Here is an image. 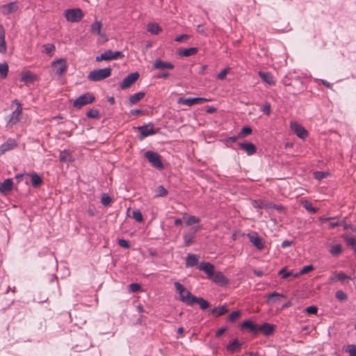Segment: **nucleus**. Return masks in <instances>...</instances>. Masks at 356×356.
<instances>
[{"mask_svg":"<svg viewBox=\"0 0 356 356\" xmlns=\"http://www.w3.org/2000/svg\"><path fill=\"white\" fill-rule=\"evenodd\" d=\"M111 74V67L94 70L88 74V79L91 81H99L108 77Z\"/></svg>","mask_w":356,"mask_h":356,"instance_id":"obj_1","label":"nucleus"},{"mask_svg":"<svg viewBox=\"0 0 356 356\" xmlns=\"http://www.w3.org/2000/svg\"><path fill=\"white\" fill-rule=\"evenodd\" d=\"M174 286L179 293V300L188 305L194 296L179 282H175Z\"/></svg>","mask_w":356,"mask_h":356,"instance_id":"obj_2","label":"nucleus"},{"mask_svg":"<svg viewBox=\"0 0 356 356\" xmlns=\"http://www.w3.org/2000/svg\"><path fill=\"white\" fill-rule=\"evenodd\" d=\"M95 97L92 93L86 92L79 96L74 102L73 106L76 108H81L85 105L92 103Z\"/></svg>","mask_w":356,"mask_h":356,"instance_id":"obj_3","label":"nucleus"},{"mask_svg":"<svg viewBox=\"0 0 356 356\" xmlns=\"http://www.w3.org/2000/svg\"><path fill=\"white\" fill-rule=\"evenodd\" d=\"M145 157L151 163V165L157 169L162 170L164 165L161 160L160 156L157 152L147 151L145 153Z\"/></svg>","mask_w":356,"mask_h":356,"instance_id":"obj_4","label":"nucleus"},{"mask_svg":"<svg viewBox=\"0 0 356 356\" xmlns=\"http://www.w3.org/2000/svg\"><path fill=\"white\" fill-rule=\"evenodd\" d=\"M65 17L70 22H79L83 17V11L80 8H72L65 10Z\"/></svg>","mask_w":356,"mask_h":356,"instance_id":"obj_5","label":"nucleus"},{"mask_svg":"<svg viewBox=\"0 0 356 356\" xmlns=\"http://www.w3.org/2000/svg\"><path fill=\"white\" fill-rule=\"evenodd\" d=\"M135 129L140 131V134L138 136L139 140H143L145 138L157 133V131L154 129V124L152 123L139 126Z\"/></svg>","mask_w":356,"mask_h":356,"instance_id":"obj_6","label":"nucleus"},{"mask_svg":"<svg viewBox=\"0 0 356 356\" xmlns=\"http://www.w3.org/2000/svg\"><path fill=\"white\" fill-rule=\"evenodd\" d=\"M122 56L123 54L121 51H113L112 50L108 49L101 54L99 56H97L95 60L97 62L102 60H111Z\"/></svg>","mask_w":356,"mask_h":356,"instance_id":"obj_7","label":"nucleus"},{"mask_svg":"<svg viewBox=\"0 0 356 356\" xmlns=\"http://www.w3.org/2000/svg\"><path fill=\"white\" fill-rule=\"evenodd\" d=\"M53 71L58 75H62L67 70V63L65 59H58L51 63Z\"/></svg>","mask_w":356,"mask_h":356,"instance_id":"obj_8","label":"nucleus"},{"mask_svg":"<svg viewBox=\"0 0 356 356\" xmlns=\"http://www.w3.org/2000/svg\"><path fill=\"white\" fill-rule=\"evenodd\" d=\"M139 77L138 72H133L129 74L126 77H124L122 81L120 84V88L122 90H124L126 88H129Z\"/></svg>","mask_w":356,"mask_h":356,"instance_id":"obj_9","label":"nucleus"},{"mask_svg":"<svg viewBox=\"0 0 356 356\" xmlns=\"http://www.w3.org/2000/svg\"><path fill=\"white\" fill-rule=\"evenodd\" d=\"M208 99L203 97H188V98H183L181 97L178 99L177 103L179 104H184L188 106H192L196 104H201L203 102H207Z\"/></svg>","mask_w":356,"mask_h":356,"instance_id":"obj_10","label":"nucleus"},{"mask_svg":"<svg viewBox=\"0 0 356 356\" xmlns=\"http://www.w3.org/2000/svg\"><path fill=\"white\" fill-rule=\"evenodd\" d=\"M22 111V107L21 104L19 103L15 110L10 115V119L7 123V127H11L19 121Z\"/></svg>","mask_w":356,"mask_h":356,"instance_id":"obj_11","label":"nucleus"},{"mask_svg":"<svg viewBox=\"0 0 356 356\" xmlns=\"http://www.w3.org/2000/svg\"><path fill=\"white\" fill-rule=\"evenodd\" d=\"M198 269L205 273L209 279H211L212 276L214 275L215 267L210 262L205 261L200 263L198 266Z\"/></svg>","mask_w":356,"mask_h":356,"instance_id":"obj_12","label":"nucleus"},{"mask_svg":"<svg viewBox=\"0 0 356 356\" xmlns=\"http://www.w3.org/2000/svg\"><path fill=\"white\" fill-rule=\"evenodd\" d=\"M290 127L297 136L302 139H305L308 135L307 131L297 122H291Z\"/></svg>","mask_w":356,"mask_h":356,"instance_id":"obj_13","label":"nucleus"},{"mask_svg":"<svg viewBox=\"0 0 356 356\" xmlns=\"http://www.w3.org/2000/svg\"><path fill=\"white\" fill-rule=\"evenodd\" d=\"M18 4L16 1H12L7 4H4L1 7L3 15H8L16 12L18 10Z\"/></svg>","mask_w":356,"mask_h":356,"instance_id":"obj_14","label":"nucleus"},{"mask_svg":"<svg viewBox=\"0 0 356 356\" xmlns=\"http://www.w3.org/2000/svg\"><path fill=\"white\" fill-rule=\"evenodd\" d=\"M17 145V141L13 138L8 139L3 144L0 145V156L6 152L15 148Z\"/></svg>","mask_w":356,"mask_h":356,"instance_id":"obj_15","label":"nucleus"},{"mask_svg":"<svg viewBox=\"0 0 356 356\" xmlns=\"http://www.w3.org/2000/svg\"><path fill=\"white\" fill-rule=\"evenodd\" d=\"M240 149L244 150L248 156L253 155L257 152V147L252 143L244 142L238 144Z\"/></svg>","mask_w":356,"mask_h":356,"instance_id":"obj_16","label":"nucleus"},{"mask_svg":"<svg viewBox=\"0 0 356 356\" xmlns=\"http://www.w3.org/2000/svg\"><path fill=\"white\" fill-rule=\"evenodd\" d=\"M213 282L220 285L225 286L228 284V280L221 272H215L214 275L211 279Z\"/></svg>","mask_w":356,"mask_h":356,"instance_id":"obj_17","label":"nucleus"},{"mask_svg":"<svg viewBox=\"0 0 356 356\" xmlns=\"http://www.w3.org/2000/svg\"><path fill=\"white\" fill-rule=\"evenodd\" d=\"M275 325L268 323H264L258 325V332H262L264 335H270L275 330Z\"/></svg>","mask_w":356,"mask_h":356,"instance_id":"obj_18","label":"nucleus"},{"mask_svg":"<svg viewBox=\"0 0 356 356\" xmlns=\"http://www.w3.org/2000/svg\"><path fill=\"white\" fill-rule=\"evenodd\" d=\"M241 329H247L250 332H252L253 334H257L258 332V325L257 324L254 323L250 319L244 321L241 324Z\"/></svg>","mask_w":356,"mask_h":356,"instance_id":"obj_19","label":"nucleus"},{"mask_svg":"<svg viewBox=\"0 0 356 356\" xmlns=\"http://www.w3.org/2000/svg\"><path fill=\"white\" fill-rule=\"evenodd\" d=\"M174 65L171 63L163 61L160 59H157L153 64V67L156 70H164V69H173Z\"/></svg>","mask_w":356,"mask_h":356,"instance_id":"obj_20","label":"nucleus"},{"mask_svg":"<svg viewBox=\"0 0 356 356\" xmlns=\"http://www.w3.org/2000/svg\"><path fill=\"white\" fill-rule=\"evenodd\" d=\"M198 304L202 309H206L209 307V303L207 300H204L201 297L193 296L191 301L188 302V305H193L194 304Z\"/></svg>","mask_w":356,"mask_h":356,"instance_id":"obj_21","label":"nucleus"},{"mask_svg":"<svg viewBox=\"0 0 356 356\" xmlns=\"http://www.w3.org/2000/svg\"><path fill=\"white\" fill-rule=\"evenodd\" d=\"M248 238L250 241L255 246L258 250H261L264 248V244L261 238L258 236L257 233H253L252 234H248Z\"/></svg>","mask_w":356,"mask_h":356,"instance_id":"obj_22","label":"nucleus"},{"mask_svg":"<svg viewBox=\"0 0 356 356\" xmlns=\"http://www.w3.org/2000/svg\"><path fill=\"white\" fill-rule=\"evenodd\" d=\"M258 74L262 81L268 84L270 86H274L275 84V81L271 73L268 72L259 71Z\"/></svg>","mask_w":356,"mask_h":356,"instance_id":"obj_23","label":"nucleus"},{"mask_svg":"<svg viewBox=\"0 0 356 356\" xmlns=\"http://www.w3.org/2000/svg\"><path fill=\"white\" fill-rule=\"evenodd\" d=\"M13 181L11 179H6L4 181L0 182V192L6 194L12 190Z\"/></svg>","mask_w":356,"mask_h":356,"instance_id":"obj_24","label":"nucleus"},{"mask_svg":"<svg viewBox=\"0 0 356 356\" xmlns=\"http://www.w3.org/2000/svg\"><path fill=\"white\" fill-rule=\"evenodd\" d=\"M31 177V182L34 188H38L42 183V177L36 172L27 174Z\"/></svg>","mask_w":356,"mask_h":356,"instance_id":"obj_25","label":"nucleus"},{"mask_svg":"<svg viewBox=\"0 0 356 356\" xmlns=\"http://www.w3.org/2000/svg\"><path fill=\"white\" fill-rule=\"evenodd\" d=\"M6 44L5 40V29L2 24H0V53H6Z\"/></svg>","mask_w":356,"mask_h":356,"instance_id":"obj_26","label":"nucleus"},{"mask_svg":"<svg viewBox=\"0 0 356 356\" xmlns=\"http://www.w3.org/2000/svg\"><path fill=\"white\" fill-rule=\"evenodd\" d=\"M198 257L194 254H188L186 256V266L187 268L193 267L198 264Z\"/></svg>","mask_w":356,"mask_h":356,"instance_id":"obj_27","label":"nucleus"},{"mask_svg":"<svg viewBox=\"0 0 356 356\" xmlns=\"http://www.w3.org/2000/svg\"><path fill=\"white\" fill-rule=\"evenodd\" d=\"M242 343L238 341L237 339L231 341L229 344L226 346V349L229 352H234L236 350H240Z\"/></svg>","mask_w":356,"mask_h":356,"instance_id":"obj_28","label":"nucleus"},{"mask_svg":"<svg viewBox=\"0 0 356 356\" xmlns=\"http://www.w3.org/2000/svg\"><path fill=\"white\" fill-rule=\"evenodd\" d=\"M211 312L215 315L216 317L221 316L225 314L228 312V309H227V306L225 305L217 307L211 309Z\"/></svg>","mask_w":356,"mask_h":356,"instance_id":"obj_29","label":"nucleus"},{"mask_svg":"<svg viewBox=\"0 0 356 356\" xmlns=\"http://www.w3.org/2000/svg\"><path fill=\"white\" fill-rule=\"evenodd\" d=\"M197 51H198L197 48H196V47H191V48H188V49H184L179 50L178 51V54L180 56L188 57V56H190L195 54Z\"/></svg>","mask_w":356,"mask_h":356,"instance_id":"obj_30","label":"nucleus"},{"mask_svg":"<svg viewBox=\"0 0 356 356\" xmlns=\"http://www.w3.org/2000/svg\"><path fill=\"white\" fill-rule=\"evenodd\" d=\"M343 239L346 245L351 248L354 252H356V240L355 238L350 235H346L343 236Z\"/></svg>","mask_w":356,"mask_h":356,"instance_id":"obj_31","label":"nucleus"},{"mask_svg":"<svg viewBox=\"0 0 356 356\" xmlns=\"http://www.w3.org/2000/svg\"><path fill=\"white\" fill-rule=\"evenodd\" d=\"M145 95L143 92H139L131 95L129 98V102L131 105L136 104L140 99H142Z\"/></svg>","mask_w":356,"mask_h":356,"instance_id":"obj_32","label":"nucleus"},{"mask_svg":"<svg viewBox=\"0 0 356 356\" xmlns=\"http://www.w3.org/2000/svg\"><path fill=\"white\" fill-rule=\"evenodd\" d=\"M351 277L346 275L343 272L340 271L339 273H334L333 276L330 277L331 281L336 280H350Z\"/></svg>","mask_w":356,"mask_h":356,"instance_id":"obj_33","label":"nucleus"},{"mask_svg":"<svg viewBox=\"0 0 356 356\" xmlns=\"http://www.w3.org/2000/svg\"><path fill=\"white\" fill-rule=\"evenodd\" d=\"M59 159L61 162L68 163L72 161V156L67 150H63L60 152Z\"/></svg>","mask_w":356,"mask_h":356,"instance_id":"obj_34","label":"nucleus"},{"mask_svg":"<svg viewBox=\"0 0 356 356\" xmlns=\"http://www.w3.org/2000/svg\"><path fill=\"white\" fill-rule=\"evenodd\" d=\"M147 31L152 34L156 35L161 31V29L156 23H149L147 24Z\"/></svg>","mask_w":356,"mask_h":356,"instance_id":"obj_35","label":"nucleus"},{"mask_svg":"<svg viewBox=\"0 0 356 356\" xmlns=\"http://www.w3.org/2000/svg\"><path fill=\"white\" fill-rule=\"evenodd\" d=\"M35 76L30 72H26L22 74L21 81L26 83L32 82L35 80Z\"/></svg>","mask_w":356,"mask_h":356,"instance_id":"obj_36","label":"nucleus"},{"mask_svg":"<svg viewBox=\"0 0 356 356\" xmlns=\"http://www.w3.org/2000/svg\"><path fill=\"white\" fill-rule=\"evenodd\" d=\"M102 29V23L96 21L91 25V33L96 35H99Z\"/></svg>","mask_w":356,"mask_h":356,"instance_id":"obj_37","label":"nucleus"},{"mask_svg":"<svg viewBox=\"0 0 356 356\" xmlns=\"http://www.w3.org/2000/svg\"><path fill=\"white\" fill-rule=\"evenodd\" d=\"M342 252V246L341 244H335L330 249V253L333 256H337Z\"/></svg>","mask_w":356,"mask_h":356,"instance_id":"obj_38","label":"nucleus"},{"mask_svg":"<svg viewBox=\"0 0 356 356\" xmlns=\"http://www.w3.org/2000/svg\"><path fill=\"white\" fill-rule=\"evenodd\" d=\"M280 297H284V295L274 291L268 295L267 301L268 302L275 303L278 300V298Z\"/></svg>","mask_w":356,"mask_h":356,"instance_id":"obj_39","label":"nucleus"},{"mask_svg":"<svg viewBox=\"0 0 356 356\" xmlns=\"http://www.w3.org/2000/svg\"><path fill=\"white\" fill-rule=\"evenodd\" d=\"M343 350L349 354V356H356V345L349 344L343 348Z\"/></svg>","mask_w":356,"mask_h":356,"instance_id":"obj_40","label":"nucleus"},{"mask_svg":"<svg viewBox=\"0 0 356 356\" xmlns=\"http://www.w3.org/2000/svg\"><path fill=\"white\" fill-rule=\"evenodd\" d=\"M302 207L309 212L314 213L318 211V209L313 207L311 202L308 200L302 202Z\"/></svg>","mask_w":356,"mask_h":356,"instance_id":"obj_41","label":"nucleus"},{"mask_svg":"<svg viewBox=\"0 0 356 356\" xmlns=\"http://www.w3.org/2000/svg\"><path fill=\"white\" fill-rule=\"evenodd\" d=\"M86 116L88 118L97 119V118H98L99 117V111L97 109H95V108L90 109L87 112Z\"/></svg>","mask_w":356,"mask_h":356,"instance_id":"obj_42","label":"nucleus"},{"mask_svg":"<svg viewBox=\"0 0 356 356\" xmlns=\"http://www.w3.org/2000/svg\"><path fill=\"white\" fill-rule=\"evenodd\" d=\"M8 72V65L7 63H0V76L2 78H6Z\"/></svg>","mask_w":356,"mask_h":356,"instance_id":"obj_43","label":"nucleus"},{"mask_svg":"<svg viewBox=\"0 0 356 356\" xmlns=\"http://www.w3.org/2000/svg\"><path fill=\"white\" fill-rule=\"evenodd\" d=\"M194 238V234H185L184 235V241L185 245L189 246L193 243Z\"/></svg>","mask_w":356,"mask_h":356,"instance_id":"obj_44","label":"nucleus"},{"mask_svg":"<svg viewBox=\"0 0 356 356\" xmlns=\"http://www.w3.org/2000/svg\"><path fill=\"white\" fill-rule=\"evenodd\" d=\"M156 192V197H165L168 195V191L161 185L157 187Z\"/></svg>","mask_w":356,"mask_h":356,"instance_id":"obj_45","label":"nucleus"},{"mask_svg":"<svg viewBox=\"0 0 356 356\" xmlns=\"http://www.w3.org/2000/svg\"><path fill=\"white\" fill-rule=\"evenodd\" d=\"M252 133V129L250 127H243L241 131L238 133V137L240 138H244L245 136Z\"/></svg>","mask_w":356,"mask_h":356,"instance_id":"obj_46","label":"nucleus"},{"mask_svg":"<svg viewBox=\"0 0 356 356\" xmlns=\"http://www.w3.org/2000/svg\"><path fill=\"white\" fill-rule=\"evenodd\" d=\"M140 289L141 286L138 283H131L128 286V290L130 293L138 292Z\"/></svg>","mask_w":356,"mask_h":356,"instance_id":"obj_47","label":"nucleus"},{"mask_svg":"<svg viewBox=\"0 0 356 356\" xmlns=\"http://www.w3.org/2000/svg\"><path fill=\"white\" fill-rule=\"evenodd\" d=\"M314 269V266L312 265H307L302 268V269L298 273H296L295 276H300L301 275L307 273L312 271Z\"/></svg>","mask_w":356,"mask_h":356,"instance_id":"obj_48","label":"nucleus"},{"mask_svg":"<svg viewBox=\"0 0 356 356\" xmlns=\"http://www.w3.org/2000/svg\"><path fill=\"white\" fill-rule=\"evenodd\" d=\"M111 198L110 197V196L106 193H103L101 197V203L104 206H108L111 204Z\"/></svg>","mask_w":356,"mask_h":356,"instance_id":"obj_49","label":"nucleus"},{"mask_svg":"<svg viewBox=\"0 0 356 356\" xmlns=\"http://www.w3.org/2000/svg\"><path fill=\"white\" fill-rule=\"evenodd\" d=\"M329 175L328 172L323 171H316L314 173V177L317 180H321L325 178Z\"/></svg>","mask_w":356,"mask_h":356,"instance_id":"obj_50","label":"nucleus"},{"mask_svg":"<svg viewBox=\"0 0 356 356\" xmlns=\"http://www.w3.org/2000/svg\"><path fill=\"white\" fill-rule=\"evenodd\" d=\"M132 216L138 222H141L143 220V215L139 210H134Z\"/></svg>","mask_w":356,"mask_h":356,"instance_id":"obj_51","label":"nucleus"},{"mask_svg":"<svg viewBox=\"0 0 356 356\" xmlns=\"http://www.w3.org/2000/svg\"><path fill=\"white\" fill-rule=\"evenodd\" d=\"M200 222V218L195 216H191L188 218V219L186 221V223L188 226H190L191 225Z\"/></svg>","mask_w":356,"mask_h":356,"instance_id":"obj_52","label":"nucleus"},{"mask_svg":"<svg viewBox=\"0 0 356 356\" xmlns=\"http://www.w3.org/2000/svg\"><path fill=\"white\" fill-rule=\"evenodd\" d=\"M335 296L339 300H346L348 298L347 295L341 290L337 291Z\"/></svg>","mask_w":356,"mask_h":356,"instance_id":"obj_53","label":"nucleus"},{"mask_svg":"<svg viewBox=\"0 0 356 356\" xmlns=\"http://www.w3.org/2000/svg\"><path fill=\"white\" fill-rule=\"evenodd\" d=\"M261 111L268 115L270 113V105L268 102H265L261 107Z\"/></svg>","mask_w":356,"mask_h":356,"instance_id":"obj_54","label":"nucleus"},{"mask_svg":"<svg viewBox=\"0 0 356 356\" xmlns=\"http://www.w3.org/2000/svg\"><path fill=\"white\" fill-rule=\"evenodd\" d=\"M241 315L240 311L232 312L228 316V321L233 322Z\"/></svg>","mask_w":356,"mask_h":356,"instance_id":"obj_55","label":"nucleus"},{"mask_svg":"<svg viewBox=\"0 0 356 356\" xmlns=\"http://www.w3.org/2000/svg\"><path fill=\"white\" fill-rule=\"evenodd\" d=\"M305 312L307 314H316L318 308L316 306H309L305 309Z\"/></svg>","mask_w":356,"mask_h":356,"instance_id":"obj_56","label":"nucleus"},{"mask_svg":"<svg viewBox=\"0 0 356 356\" xmlns=\"http://www.w3.org/2000/svg\"><path fill=\"white\" fill-rule=\"evenodd\" d=\"M44 52L47 54H51L52 51L55 50V46L52 44H46L44 45Z\"/></svg>","mask_w":356,"mask_h":356,"instance_id":"obj_57","label":"nucleus"},{"mask_svg":"<svg viewBox=\"0 0 356 356\" xmlns=\"http://www.w3.org/2000/svg\"><path fill=\"white\" fill-rule=\"evenodd\" d=\"M229 71V68L223 69L217 76L218 79L220 80H223Z\"/></svg>","mask_w":356,"mask_h":356,"instance_id":"obj_58","label":"nucleus"},{"mask_svg":"<svg viewBox=\"0 0 356 356\" xmlns=\"http://www.w3.org/2000/svg\"><path fill=\"white\" fill-rule=\"evenodd\" d=\"M118 244L122 248H129V243L128 241H127L125 239H119L118 241Z\"/></svg>","mask_w":356,"mask_h":356,"instance_id":"obj_59","label":"nucleus"},{"mask_svg":"<svg viewBox=\"0 0 356 356\" xmlns=\"http://www.w3.org/2000/svg\"><path fill=\"white\" fill-rule=\"evenodd\" d=\"M189 35L187 34L179 35L175 38V41L181 42L184 40L188 39Z\"/></svg>","mask_w":356,"mask_h":356,"instance_id":"obj_60","label":"nucleus"},{"mask_svg":"<svg viewBox=\"0 0 356 356\" xmlns=\"http://www.w3.org/2000/svg\"><path fill=\"white\" fill-rule=\"evenodd\" d=\"M253 206L255 207V208H264L265 207V203L264 201H261V200H259V201H254L253 202Z\"/></svg>","mask_w":356,"mask_h":356,"instance_id":"obj_61","label":"nucleus"},{"mask_svg":"<svg viewBox=\"0 0 356 356\" xmlns=\"http://www.w3.org/2000/svg\"><path fill=\"white\" fill-rule=\"evenodd\" d=\"M296 273H294L293 271H290V272H286V273H284V275H282V279L283 280H286L287 278H289V277H298V276H295Z\"/></svg>","mask_w":356,"mask_h":356,"instance_id":"obj_62","label":"nucleus"},{"mask_svg":"<svg viewBox=\"0 0 356 356\" xmlns=\"http://www.w3.org/2000/svg\"><path fill=\"white\" fill-rule=\"evenodd\" d=\"M227 330L226 327H221L216 332V337H220L225 331Z\"/></svg>","mask_w":356,"mask_h":356,"instance_id":"obj_63","label":"nucleus"},{"mask_svg":"<svg viewBox=\"0 0 356 356\" xmlns=\"http://www.w3.org/2000/svg\"><path fill=\"white\" fill-rule=\"evenodd\" d=\"M292 243H293V242H292V241L286 240V241H284L282 243L281 246H282V248H287V247L291 246V245H292Z\"/></svg>","mask_w":356,"mask_h":356,"instance_id":"obj_64","label":"nucleus"}]
</instances>
